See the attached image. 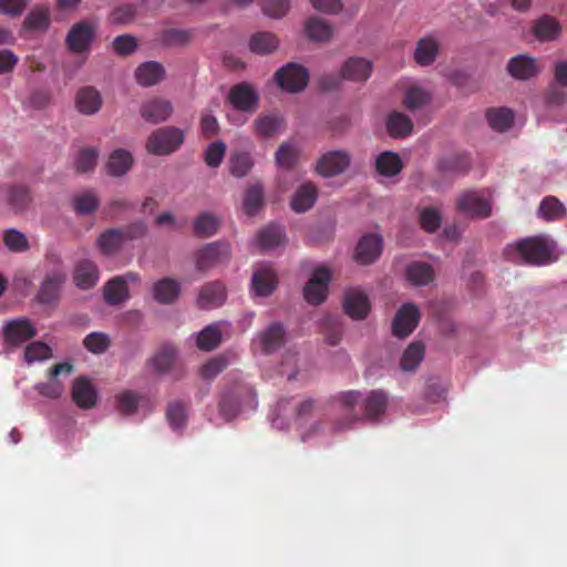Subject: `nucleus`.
Instances as JSON below:
<instances>
[{
  "instance_id": "603ef678",
  "label": "nucleus",
  "mask_w": 567,
  "mask_h": 567,
  "mask_svg": "<svg viewBox=\"0 0 567 567\" xmlns=\"http://www.w3.org/2000/svg\"><path fill=\"white\" fill-rule=\"evenodd\" d=\"M73 208L75 210V213L78 215H90L92 213H94L99 205H100V199L99 197L91 193V192H85V193H81V194H78L73 197Z\"/></svg>"
},
{
  "instance_id": "79ce46f5",
  "label": "nucleus",
  "mask_w": 567,
  "mask_h": 567,
  "mask_svg": "<svg viewBox=\"0 0 567 567\" xmlns=\"http://www.w3.org/2000/svg\"><path fill=\"white\" fill-rule=\"evenodd\" d=\"M177 350L174 346H163L150 360V364L157 373H166L171 370L176 358Z\"/></svg>"
},
{
  "instance_id": "393cba45",
  "label": "nucleus",
  "mask_w": 567,
  "mask_h": 567,
  "mask_svg": "<svg viewBox=\"0 0 567 567\" xmlns=\"http://www.w3.org/2000/svg\"><path fill=\"white\" fill-rule=\"evenodd\" d=\"M372 72V63L363 58L348 59L341 69L343 79L354 82L367 81Z\"/></svg>"
},
{
  "instance_id": "c756f323",
  "label": "nucleus",
  "mask_w": 567,
  "mask_h": 567,
  "mask_svg": "<svg viewBox=\"0 0 567 567\" xmlns=\"http://www.w3.org/2000/svg\"><path fill=\"white\" fill-rule=\"evenodd\" d=\"M413 122L401 112H392L386 118V131L394 138H404L412 133Z\"/></svg>"
},
{
  "instance_id": "09e8293b",
  "label": "nucleus",
  "mask_w": 567,
  "mask_h": 567,
  "mask_svg": "<svg viewBox=\"0 0 567 567\" xmlns=\"http://www.w3.org/2000/svg\"><path fill=\"white\" fill-rule=\"evenodd\" d=\"M240 410V394L237 389L223 394L219 402V413L226 421L233 420Z\"/></svg>"
},
{
  "instance_id": "1a4fd4ad",
  "label": "nucleus",
  "mask_w": 567,
  "mask_h": 567,
  "mask_svg": "<svg viewBox=\"0 0 567 567\" xmlns=\"http://www.w3.org/2000/svg\"><path fill=\"white\" fill-rule=\"evenodd\" d=\"M250 284L257 296L267 297L276 290L278 276L270 265L261 264L256 266Z\"/></svg>"
},
{
  "instance_id": "4d7b16f0",
  "label": "nucleus",
  "mask_w": 567,
  "mask_h": 567,
  "mask_svg": "<svg viewBox=\"0 0 567 567\" xmlns=\"http://www.w3.org/2000/svg\"><path fill=\"white\" fill-rule=\"evenodd\" d=\"M166 417L173 429L183 427L187 420V405L182 401H173L166 410Z\"/></svg>"
},
{
  "instance_id": "bb28decb",
  "label": "nucleus",
  "mask_w": 567,
  "mask_h": 567,
  "mask_svg": "<svg viewBox=\"0 0 567 567\" xmlns=\"http://www.w3.org/2000/svg\"><path fill=\"white\" fill-rule=\"evenodd\" d=\"M165 69L156 61H147L142 63L135 71V78L142 86H153L164 79Z\"/></svg>"
},
{
  "instance_id": "4c0bfd02",
  "label": "nucleus",
  "mask_w": 567,
  "mask_h": 567,
  "mask_svg": "<svg viewBox=\"0 0 567 567\" xmlns=\"http://www.w3.org/2000/svg\"><path fill=\"white\" fill-rule=\"evenodd\" d=\"M284 124V117L279 113L271 112L260 115L255 122V128L259 135L269 137L280 133Z\"/></svg>"
},
{
  "instance_id": "58836bf2",
  "label": "nucleus",
  "mask_w": 567,
  "mask_h": 567,
  "mask_svg": "<svg viewBox=\"0 0 567 567\" xmlns=\"http://www.w3.org/2000/svg\"><path fill=\"white\" fill-rule=\"evenodd\" d=\"M403 164L394 152H383L375 159V169L380 175L393 177L402 171Z\"/></svg>"
},
{
  "instance_id": "49530a36",
  "label": "nucleus",
  "mask_w": 567,
  "mask_h": 567,
  "mask_svg": "<svg viewBox=\"0 0 567 567\" xmlns=\"http://www.w3.org/2000/svg\"><path fill=\"white\" fill-rule=\"evenodd\" d=\"M486 120L493 130L505 132L512 126L514 114L506 107L489 109L486 111Z\"/></svg>"
},
{
  "instance_id": "69168bd1",
  "label": "nucleus",
  "mask_w": 567,
  "mask_h": 567,
  "mask_svg": "<svg viewBox=\"0 0 567 567\" xmlns=\"http://www.w3.org/2000/svg\"><path fill=\"white\" fill-rule=\"evenodd\" d=\"M298 157L296 147L289 143H282L276 152V162L284 168H291Z\"/></svg>"
},
{
  "instance_id": "3c124183",
  "label": "nucleus",
  "mask_w": 567,
  "mask_h": 567,
  "mask_svg": "<svg viewBox=\"0 0 567 567\" xmlns=\"http://www.w3.org/2000/svg\"><path fill=\"white\" fill-rule=\"evenodd\" d=\"M7 203L14 210H23L31 200L29 189L24 186H7L3 188Z\"/></svg>"
},
{
  "instance_id": "ea45409f",
  "label": "nucleus",
  "mask_w": 567,
  "mask_h": 567,
  "mask_svg": "<svg viewBox=\"0 0 567 567\" xmlns=\"http://www.w3.org/2000/svg\"><path fill=\"white\" fill-rule=\"evenodd\" d=\"M305 31L315 42H327L332 38L333 30L330 23L320 18H310L306 22Z\"/></svg>"
},
{
  "instance_id": "6e6d98bb",
  "label": "nucleus",
  "mask_w": 567,
  "mask_h": 567,
  "mask_svg": "<svg viewBox=\"0 0 567 567\" xmlns=\"http://www.w3.org/2000/svg\"><path fill=\"white\" fill-rule=\"evenodd\" d=\"M227 168L229 174L239 179L248 174V154L245 152H233L228 158Z\"/></svg>"
},
{
  "instance_id": "b1692460",
  "label": "nucleus",
  "mask_w": 567,
  "mask_h": 567,
  "mask_svg": "<svg viewBox=\"0 0 567 567\" xmlns=\"http://www.w3.org/2000/svg\"><path fill=\"white\" fill-rule=\"evenodd\" d=\"M507 71L517 80H528L539 72V68L534 58L519 54L509 60Z\"/></svg>"
},
{
  "instance_id": "864d4df0",
  "label": "nucleus",
  "mask_w": 567,
  "mask_h": 567,
  "mask_svg": "<svg viewBox=\"0 0 567 567\" xmlns=\"http://www.w3.org/2000/svg\"><path fill=\"white\" fill-rule=\"evenodd\" d=\"M192 31L186 29H165L161 42L166 47H184L192 40Z\"/></svg>"
},
{
  "instance_id": "a18cd8bd",
  "label": "nucleus",
  "mask_w": 567,
  "mask_h": 567,
  "mask_svg": "<svg viewBox=\"0 0 567 567\" xmlns=\"http://www.w3.org/2000/svg\"><path fill=\"white\" fill-rule=\"evenodd\" d=\"M285 329L281 323H272L269 326L260 337L262 350L270 353L284 343Z\"/></svg>"
},
{
  "instance_id": "680f3d73",
  "label": "nucleus",
  "mask_w": 567,
  "mask_h": 567,
  "mask_svg": "<svg viewBox=\"0 0 567 567\" xmlns=\"http://www.w3.org/2000/svg\"><path fill=\"white\" fill-rule=\"evenodd\" d=\"M138 401L137 394L130 390L116 395L117 410L125 415L133 414L137 410Z\"/></svg>"
},
{
  "instance_id": "aec40b11",
  "label": "nucleus",
  "mask_w": 567,
  "mask_h": 567,
  "mask_svg": "<svg viewBox=\"0 0 567 567\" xmlns=\"http://www.w3.org/2000/svg\"><path fill=\"white\" fill-rule=\"evenodd\" d=\"M227 323L224 321H217L206 326L196 334V346L202 351H213L219 347L223 340L224 327Z\"/></svg>"
},
{
  "instance_id": "e2e57ef3",
  "label": "nucleus",
  "mask_w": 567,
  "mask_h": 567,
  "mask_svg": "<svg viewBox=\"0 0 567 567\" xmlns=\"http://www.w3.org/2000/svg\"><path fill=\"white\" fill-rule=\"evenodd\" d=\"M97 156L99 152L93 147L81 150L75 161L76 171L80 173L92 171L96 165Z\"/></svg>"
},
{
  "instance_id": "bf43d9fd",
  "label": "nucleus",
  "mask_w": 567,
  "mask_h": 567,
  "mask_svg": "<svg viewBox=\"0 0 567 567\" xmlns=\"http://www.w3.org/2000/svg\"><path fill=\"white\" fill-rule=\"evenodd\" d=\"M51 354V348L42 341L31 342L24 350V359L28 363L47 360Z\"/></svg>"
},
{
  "instance_id": "a878e982",
  "label": "nucleus",
  "mask_w": 567,
  "mask_h": 567,
  "mask_svg": "<svg viewBox=\"0 0 567 567\" xmlns=\"http://www.w3.org/2000/svg\"><path fill=\"white\" fill-rule=\"evenodd\" d=\"M318 198V189L315 184L307 182L301 184L295 192L290 207L296 213H305L312 208Z\"/></svg>"
},
{
  "instance_id": "2eb2a0df",
  "label": "nucleus",
  "mask_w": 567,
  "mask_h": 567,
  "mask_svg": "<svg viewBox=\"0 0 567 567\" xmlns=\"http://www.w3.org/2000/svg\"><path fill=\"white\" fill-rule=\"evenodd\" d=\"M343 309L352 319H364L370 311L368 296L360 289L347 290L343 298Z\"/></svg>"
},
{
  "instance_id": "0e129e2a",
  "label": "nucleus",
  "mask_w": 567,
  "mask_h": 567,
  "mask_svg": "<svg viewBox=\"0 0 567 567\" xmlns=\"http://www.w3.org/2000/svg\"><path fill=\"white\" fill-rule=\"evenodd\" d=\"M3 243L11 251H25L29 248L27 237L17 229H8L4 233Z\"/></svg>"
},
{
  "instance_id": "c9c22d12",
  "label": "nucleus",
  "mask_w": 567,
  "mask_h": 567,
  "mask_svg": "<svg viewBox=\"0 0 567 567\" xmlns=\"http://www.w3.org/2000/svg\"><path fill=\"white\" fill-rule=\"evenodd\" d=\"M388 395L382 390H373L363 402L364 416L369 420H377L386 409Z\"/></svg>"
},
{
  "instance_id": "6e6552de",
  "label": "nucleus",
  "mask_w": 567,
  "mask_h": 567,
  "mask_svg": "<svg viewBox=\"0 0 567 567\" xmlns=\"http://www.w3.org/2000/svg\"><path fill=\"white\" fill-rule=\"evenodd\" d=\"M420 311L413 303L403 305L396 312L393 323V334L399 338H405L410 336L416 328L420 321Z\"/></svg>"
},
{
  "instance_id": "a211bd4d",
  "label": "nucleus",
  "mask_w": 567,
  "mask_h": 567,
  "mask_svg": "<svg viewBox=\"0 0 567 567\" xmlns=\"http://www.w3.org/2000/svg\"><path fill=\"white\" fill-rule=\"evenodd\" d=\"M72 371H73V365L69 362H62V363L54 364L49 370V377L51 380L49 382L38 384L37 389H38L39 393L43 396H48V398H52V399L60 398L61 394L63 393L64 386L55 378L58 375H60L61 373L71 374Z\"/></svg>"
},
{
  "instance_id": "412c9836",
  "label": "nucleus",
  "mask_w": 567,
  "mask_h": 567,
  "mask_svg": "<svg viewBox=\"0 0 567 567\" xmlns=\"http://www.w3.org/2000/svg\"><path fill=\"white\" fill-rule=\"evenodd\" d=\"M361 394L358 391H348L341 393L339 401L344 410L346 416L341 421H337L333 425L334 432H341L352 426L359 420V415L353 412V408L360 402Z\"/></svg>"
},
{
  "instance_id": "5fc2aeb1",
  "label": "nucleus",
  "mask_w": 567,
  "mask_h": 567,
  "mask_svg": "<svg viewBox=\"0 0 567 567\" xmlns=\"http://www.w3.org/2000/svg\"><path fill=\"white\" fill-rule=\"evenodd\" d=\"M228 103L235 111H248V83L241 82L231 87L228 97Z\"/></svg>"
},
{
  "instance_id": "423d86ee",
  "label": "nucleus",
  "mask_w": 567,
  "mask_h": 567,
  "mask_svg": "<svg viewBox=\"0 0 567 567\" xmlns=\"http://www.w3.org/2000/svg\"><path fill=\"white\" fill-rule=\"evenodd\" d=\"M330 280L331 272L327 267L316 268L303 288V297L307 302L311 305L322 303L327 298Z\"/></svg>"
},
{
  "instance_id": "13d9d810",
  "label": "nucleus",
  "mask_w": 567,
  "mask_h": 567,
  "mask_svg": "<svg viewBox=\"0 0 567 567\" xmlns=\"http://www.w3.org/2000/svg\"><path fill=\"white\" fill-rule=\"evenodd\" d=\"M442 224V215L435 207H425L420 212V225L426 233H435Z\"/></svg>"
},
{
  "instance_id": "f704fd0d",
  "label": "nucleus",
  "mask_w": 567,
  "mask_h": 567,
  "mask_svg": "<svg viewBox=\"0 0 567 567\" xmlns=\"http://www.w3.org/2000/svg\"><path fill=\"white\" fill-rule=\"evenodd\" d=\"M405 276L414 286H426L433 281L434 270L427 262L413 261L406 267Z\"/></svg>"
},
{
  "instance_id": "cd10ccee",
  "label": "nucleus",
  "mask_w": 567,
  "mask_h": 567,
  "mask_svg": "<svg viewBox=\"0 0 567 567\" xmlns=\"http://www.w3.org/2000/svg\"><path fill=\"white\" fill-rule=\"evenodd\" d=\"M103 297L107 305L116 306L126 301L130 297L128 287L124 279L114 277L103 287Z\"/></svg>"
},
{
  "instance_id": "c03bdc74",
  "label": "nucleus",
  "mask_w": 567,
  "mask_h": 567,
  "mask_svg": "<svg viewBox=\"0 0 567 567\" xmlns=\"http://www.w3.org/2000/svg\"><path fill=\"white\" fill-rule=\"evenodd\" d=\"M424 359V346L421 342H412L404 350L400 367L405 372L415 371Z\"/></svg>"
},
{
  "instance_id": "20e7f679",
  "label": "nucleus",
  "mask_w": 567,
  "mask_h": 567,
  "mask_svg": "<svg viewBox=\"0 0 567 567\" xmlns=\"http://www.w3.org/2000/svg\"><path fill=\"white\" fill-rule=\"evenodd\" d=\"M276 80L287 92L302 91L309 81L308 70L297 63H288L276 72Z\"/></svg>"
},
{
  "instance_id": "4be33fe9",
  "label": "nucleus",
  "mask_w": 567,
  "mask_h": 567,
  "mask_svg": "<svg viewBox=\"0 0 567 567\" xmlns=\"http://www.w3.org/2000/svg\"><path fill=\"white\" fill-rule=\"evenodd\" d=\"M101 93L93 86L81 87L75 96V106L81 114L93 115L102 106Z\"/></svg>"
},
{
  "instance_id": "0eeeda50",
  "label": "nucleus",
  "mask_w": 567,
  "mask_h": 567,
  "mask_svg": "<svg viewBox=\"0 0 567 567\" xmlns=\"http://www.w3.org/2000/svg\"><path fill=\"white\" fill-rule=\"evenodd\" d=\"M37 334L32 322L27 318L8 321L2 328L3 342L9 347H19Z\"/></svg>"
},
{
  "instance_id": "a19ab883",
  "label": "nucleus",
  "mask_w": 567,
  "mask_h": 567,
  "mask_svg": "<svg viewBox=\"0 0 567 567\" xmlns=\"http://www.w3.org/2000/svg\"><path fill=\"white\" fill-rule=\"evenodd\" d=\"M538 214L547 221L560 220L567 216L564 204L554 196H546L538 208Z\"/></svg>"
},
{
  "instance_id": "f03ea898",
  "label": "nucleus",
  "mask_w": 567,
  "mask_h": 567,
  "mask_svg": "<svg viewBox=\"0 0 567 567\" xmlns=\"http://www.w3.org/2000/svg\"><path fill=\"white\" fill-rule=\"evenodd\" d=\"M48 272L40 286L37 300L40 303H55L60 297L61 286L66 280V272L61 257L58 254H48L45 257Z\"/></svg>"
},
{
  "instance_id": "7ed1b4c3",
  "label": "nucleus",
  "mask_w": 567,
  "mask_h": 567,
  "mask_svg": "<svg viewBox=\"0 0 567 567\" xmlns=\"http://www.w3.org/2000/svg\"><path fill=\"white\" fill-rule=\"evenodd\" d=\"M184 132L175 126H165L154 131L146 143V148L154 155H167L175 152L183 143Z\"/></svg>"
},
{
  "instance_id": "338daca9",
  "label": "nucleus",
  "mask_w": 567,
  "mask_h": 567,
  "mask_svg": "<svg viewBox=\"0 0 567 567\" xmlns=\"http://www.w3.org/2000/svg\"><path fill=\"white\" fill-rule=\"evenodd\" d=\"M227 364L228 362L225 355L212 358L202 367V377L204 379H214L226 369Z\"/></svg>"
},
{
  "instance_id": "4468645a",
  "label": "nucleus",
  "mask_w": 567,
  "mask_h": 567,
  "mask_svg": "<svg viewBox=\"0 0 567 567\" xmlns=\"http://www.w3.org/2000/svg\"><path fill=\"white\" fill-rule=\"evenodd\" d=\"M141 116L150 123H161L169 118L173 113V105L162 97H153L141 105Z\"/></svg>"
},
{
  "instance_id": "052dcab7",
  "label": "nucleus",
  "mask_w": 567,
  "mask_h": 567,
  "mask_svg": "<svg viewBox=\"0 0 567 567\" xmlns=\"http://www.w3.org/2000/svg\"><path fill=\"white\" fill-rule=\"evenodd\" d=\"M83 344L87 351L100 354L109 349L111 340L105 333L92 332L84 338Z\"/></svg>"
},
{
  "instance_id": "6ab92c4d",
  "label": "nucleus",
  "mask_w": 567,
  "mask_h": 567,
  "mask_svg": "<svg viewBox=\"0 0 567 567\" xmlns=\"http://www.w3.org/2000/svg\"><path fill=\"white\" fill-rule=\"evenodd\" d=\"M457 209L466 215L486 218L491 214V205L474 192H467L457 199Z\"/></svg>"
},
{
  "instance_id": "dca6fc26",
  "label": "nucleus",
  "mask_w": 567,
  "mask_h": 567,
  "mask_svg": "<svg viewBox=\"0 0 567 567\" xmlns=\"http://www.w3.org/2000/svg\"><path fill=\"white\" fill-rule=\"evenodd\" d=\"M225 300V286L219 281H210L200 288L197 306L203 310H210L220 307Z\"/></svg>"
},
{
  "instance_id": "37998d69",
  "label": "nucleus",
  "mask_w": 567,
  "mask_h": 567,
  "mask_svg": "<svg viewBox=\"0 0 567 567\" xmlns=\"http://www.w3.org/2000/svg\"><path fill=\"white\" fill-rule=\"evenodd\" d=\"M50 10L45 6L32 9L24 19L23 25L31 31H45L50 27Z\"/></svg>"
},
{
  "instance_id": "ddd939ff",
  "label": "nucleus",
  "mask_w": 567,
  "mask_h": 567,
  "mask_svg": "<svg viewBox=\"0 0 567 567\" xmlns=\"http://www.w3.org/2000/svg\"><path fill=\"white\" fill-rule=\"evenodd\" d=\"M229 251L226 245L212 243L204 246L196 254V267L205 271L228 258Z\"/></svg>"
},
{
  "instance_id": "de8ad7c7",
  "label": "nucleus",
  "mask_w": 567,
  "mask_h": 567,
  "mask_svg": "<svg viewBox=\"0 0 567 567\" xmlns=\"http://www.w3.org/2000/svg\"><path fill=\"white\" fill-rule=\"evenodd\" d=\"M220 226V220L210 213H203L194 220V234L198 237L214 236Z\"/></svg>"
},
{
  "instance_id": "f257e3e1",
  "label": "nucleus",
  "mask_w": 567,
  "mask_h": 567,
  "mask_svg": "<svg viewBox=\"0 0 567 567\" xmlns=\"http://www.w3.org/2000/svg\"><path fill=\"white\" fill-rule=\"evenodd\" d=\"M556 245L544 236H533L517 240L506 247L509 259L519 264L544 266L554 260Z\"/></svg>"
},
{
  "instance_id": "473e14b6",
  "label": "nucleus",
  "mask_w": 567,
  "mask_h": 567,
  "mask_svg": "<svg viewBox=\"0 0 567 567\" xmlns=\"http://www.w3.org/2000/svg\"><path fill=\"white\" fill-rule=\"evenodd\" d=\"M125 243L122 229L120 228L106 229L96 239L97 247L107 256L117 252Z\"/></svg>"
},
{
  "instance_id": "c85d7f7f",
  "label": "nucleus",
  "mask_w": 567,
  "mask_h": 567,
  "mask_svg": "<svg viewBox=\"0 0 567 567\" xmlns=\"http://www.w3.org/2000/svg\"><path fill=\"white\" fill-rule=\"evenodd\" d=\"M132 164V154L126 150L118 148L110 154L106 163V171L109 175L120 177L128 172Z\"/></svg>"
},
{
  "instance_id": "5701e85b",
  "label": "nucleus",
  "mask_w": 567,
  "mask_h": 567,
  "mask_svg": "<svg viewBox=\"0 0 567 567\" xmlns=\"http://www.w3.org/2000/svg\"><path fill=\"white\" fill-rule=\"evenodd\" d=\"M99 277V268L92 260L82 259L75 265L73 279L80 289H91L96 285Z\"/></svg>"
},
{
  "instance_id": "8fccbe9b",
  "label": "nucleus",
  "mask_w": 567,
  "mask_h": 567,
  "mask_svg": "<svg viewBox=\"0 0 567 567\" xmlns=\"http://www.w3.org/2000/svg\"><path fill=\"white\" fill-rule=\"evenodd\" d=\"M278 47V40L271 32H257L250 35V51L268 54L275 51Z\"/></svg>"
},
{
  "instance_id": "72a5a7b5",
  "label": "nucleus",
  "mask_w": 567,
  "mask_h": 567,
  "mask_svg": "<svg viewBox=\"0 0 567 567\" xmlns=\"http://www.w3.org/2000/svg\"><path fill=\"white\" fill-rule=\"evenodd\" d=\"M560 32V24L549 16H543L535 21L533 27V33L539 41H553L559 37Z\"/></svg>"
},
{
  "instance_id": "f8f14e48",
  "label": "nucleus",
  "mask_w": 567,
  "mask_h": 567,
  "mask_svg": "<svg viewBox=\"0 0 567 567\" xmlns=\"http://www.w3.org/2000/svg\"><path fill=\"white\" fill-rule=\"evenodd\" d=\"M383 248L382 237L375 234L363 236L355 248L354 258L360 265H370L381 255Z\"/></svg>"
},
{
  "instance_id": "9b49d317",
  "label": "nucleus",
  "mask_w": 567,
  "mask_h": 567,
  "mask_svg": "<svg viewBox=\"0 0 567 567\" xmlns=\"http://www.w3.org/2000/svg\"><path fill=\"white\" fill-rule=\"evenodd\" d=\"M94 38L93 27L85 21L75 23L69 31L65 42L68 48L75 53H82L90 50Z\"/></svg>"
},
{
  "instance_id": "f3484780",
  "label": "nucleus",
  "mask_w": 567,
  "mask_h": 567,
  "mask_svg": "<svg viewBox=\"0 0 567 567\" xmlns=\"http://www.w3.org/2000/svg\"><path fill=\"white\" fill-rule=\"evenodd\" d=\"M71 395L75 404L83 410L91 409L96 404V390L85 377H80L74 380Z\"/></svg>"
},
{
  "instance_id": "9d476101",
  "label": "nucleus",
  "mask_w": 567,
  "mask_h": 567,
  "mask_svg": "<svg viewBox=\"0 0 567 567\" xmlns=\"http://www.w3.org/2000/svg\"><path fill=\"white\" fill-rule=\"evenodd\" d=\"M285 226L277 223H270L262 227L255 237L256 245L264 251L274 250L286 244Z\"/></svg>"
},
{
  "instance_id": "39448f33",
  "label": "nucleus",
  "mask_w": 567,
  "mask_h": 567,
  "mask_svg": "<svg viewBox=\"0 0 567 567\" xmlns=\"http://www.w3.org/2000/svg\"><path fill=\"white\" fill-rule=\"evenodd\" d=\"M351 164V156L344 150L322 154L316 164V172L323 177H333L344 173Z\"/></svg>"
},
{
  "instance_id": "e433bc0d",
  "label": "nucleus",
  "mask_w": 567,
  "mask_h": 567,
  "mask_svg": "<svg viewBox=\"0 0 567 567\" xmlns=\"http://www.w3.org/2000/svg\"><path fill=\"white\" fill-rule=\"evenodd\" d=\"M181 292L179 284L172 278H164L157 281L153 288V295L156 301L163 305L174 302Z\"/></svg>"
},
{
  "instance_id": "774afa93",
  "label": "nucleus",
  "mask_w": 567,
  "mask_h": 567,
  "mask_svg": "<svg viewBox=\"0 0 567 567\" xmlns=\"http://www.w3.org/2000/svg\"><path fill=\"white\" fill-rule=\"evenodd\" d=\"M113 49L120 55H131L137 49V40L131 34L118 35L113 40Z\"/></svg>"
},
{
  "instance_id": "2f4dec72",
  "label": "nucleus",
  "mask_w": 567,
  "mask_h": 567,
  "mask_svg": "<svg viewBox=\"0 0 567 567\" xmlns=\"http://www.w3.org/2000/svg\"><path fill=\"white\" fill-rule=\"evenodd\" d=\"M431 101L430 91L420 85H411L406 87L402 103L406 110L415 112L430 104Z\"/></svg>"
},
{
  "instance_id": "7c9ffc66",
  "label": "nucleus",
  "mask_w": 567,
  "mask_h": 567,
  "mask_svg": "<svg viewBox=\"0 0 567 567\" xmlns=\"http://www.w3.org/2000/svg\"><path fill=\"white\" fill-rule=\"evenodd\" d=\"M439 53V42L432 37L422 38L417 41L414 51V60L419 65H431Z\"/></svg>"
}]
</instances>
